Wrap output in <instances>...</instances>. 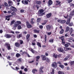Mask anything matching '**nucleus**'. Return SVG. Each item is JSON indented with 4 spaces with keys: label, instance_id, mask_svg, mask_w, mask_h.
I'll use <instances>...</instances> for the list:
<instances>
[{
    "label": "nucleus",
    "instance_id": "12",
    "mask_svg": "<svg viewBox=\"0 0 74 74\" xmlns=\"http://www.w3.org/2000/svg\"><path fill=\"white\" fill-rule=\"evenodd\" d=\"M30 35L29 34H27L26 36V39L28 42L29 41V38H30Z\"/></svg>",
    "mask_w": 74,
    "mask_h": 74
},
{
    "label": "nucleus",
    "instance_id": "35",
    "mask_svg": "<svg viewBox=\"0 0 74 74\" xmlns=\"http://www.w3.org/2000/svg\"><path fill=\"white\" fill-rule=\"evenodd\" d=\"M55 71V69H52V72H51V74H54L55 73V72L54 71Z\"/></svg>",
    "mask_w": 74,
    "mask_h": 74
},
{
    "label": "nucleus",
    "instance_id": "22",
    "mask_svg": "<svg viewBox=\"0 0 74 74\" xmlns=\"http://www.w3.org/2000/svg\"><path fill=\"white\" fill-rule=\"evenodd\" d=\"M53 2L51 0H49L48 2V4L49 5H51L52 4Z\"/></svg>",
    "mask_w": 74,
    "mask_h": 74
},
{
    "label": "nucleus",
    "instance_id": "25",
    "mask_svg": "<svg viewBox=\"0 0 74 74\" xmlns=\"http://www.w3.org/2000/svg\"><path fill=\"white\" fill-rule=\"evenodd\" d=\"M70 58V55H69L66 56L64 59L65 60H67Z\"/></svg>",
    "mask_w": 74,
    "mask_h": 74
},
{
    "label": "nucleus",
    "instance_id": "56",
    "mask_svg": "<svg viewBox=\"0 0 74 74\" xmlns=\"http://www.w3.org/2000/svg\"><path fill=\"white\" fill-rule=\"evenodd\" d=\"M24 70L25 71V72H27V68H25L24 69Z\"/></svg>",
    "mask_w": 74,
    "mask_h": 74
},
{
    "label": "nucleus",
    "instance_id": "62",
    "mask_svg": "<svg viewBox=\"0 0 74 74\" xmlns=\"http://www.w3.org/2000/svg\"><path fill=\"white\" fill-rule=\"evenodd\" d=\"M19 73L20 74H23V73H22V71L21 70L19 71Z\"/></svg>",
    "mask_w": 74,
    "mask_h": 74
},
{
    "label": "nucleus",
    "instance_id": "61",
    "mask_svg": "<svg viewBox=\"0 0 74 74\" xmlns=\"http://www.w3.org/2000/svg\"><path fill=\"white\" fill-rule=\"evenodd\" d=\"M21 70H23V69H25V67L22 66L21 67Z\"/></svg>",
    "mask_w": 74,
    "mask_h": 74
},
{
    "label": "nucleus",
    "instance_id": "52",
    "mask_svg": "<svg viewBox=\"0 0 74 74\" xmlns=\"http://www.w3.org/2000/svg\"><path fill=\"white\" fill-rule=\"evenodd\" d=\"M39 27L40 29H43V26L42 25H40L39 26Z\"/></svg>",
    "mask_w": 74,
    "mask_h": 74
},
{
    "label": "nucleus",
    "instance_id": "43",
    "mask_svg": "<svg viewBox=\"0 0 74 74\" xmlns=\"http://www.w3.org/2000/svg\"><path fill=\"white\" fill-rule=\"evenodd\" d=\"M59 67H61V69H64V66L63 65H59Z\"/></svg>",
    "mask_w": 74,
    "mask_h": 74
},
{
    "label": "nucleus",
    "instance_id": "63",
    "mask_svg": "<svg viewBox=\"0 0 74 74\" xmlns=\"http://www.w3.org/2000/svg\"><path fill=\"white\" fill-rule=\"evenodd\" d=\"M57 64H59L60 65H62V63H61L60 62H57Z\"/></svg>",
    "mask_w": 74,
    "mask_h": 74
},
{
    "label": "nucleus",
    "instance_id": "55",
    "mask_svg": "<svg viewBox=\"0 0 74 74\" xmlns=\"http://www.w3.org/2000/svg\"><path fill=\"white\" fill-rule=\"evenodd\" d=\"M11 55L12 56H14V55H15V53H11Z\"/></svg>",
    "mask_w": 74,
    "mask_h": 74
},
{
    "label": "nucleus",
    "instance_id": "42",
    "mask_svg": "<svg viewBox=\"0 0 74 74\" xmlns=\"http://www.w3.org/2000/svg\"><path fill=\"white\" fill-rule=\"evenodd\" d=\"M41 3V1H37L36 2V4H39V5Z\"/></svg>",
    "mask_w": 74,
    "mask_h": 74
},
{
    "label": "nucleus",
    "instance_id": "44",
    "mask_svg": "<svg viewBox=\"0 0 74 74\" xmlns=\"http://www.w3.org/2000/svg\"><path fill=\"white\" fill-rule=\"evenodd\" d=\"M49 42H53V39H50V40H49Z\"/></svg>",
    "mask_w": 74,
    "mask_h": 74
},
{
    "label": "nucleus",
    "instance_id": "13",
    "mask_svg": "<svg viewBox=\"0 0 74 74\" xmlns=\"http://www.w3.org/2000/svg\"><path fill=\"white\" fill-rule=\"evenodd\" d=\"M51 16H52L51 13L48 14L46 15V18H49L51 17Z\"/></svg>",
    "mask_w": 74,
    "mask_h": 74
},
{
    "label": "nucleus",
    "instance_id": "28",
    "mask_svg": "<svg viewBox=\"0 0 74 74\" xmlns=\"http://www.w3.org/2000/svg\"><path fill=\"white\" fill-rule=\"evenodd\" d=\"M37 45L39 47H40V48H41V43L38 42H37Z\"/></svg>",
    "mask_w": 74,
    "mask_h": 74
},
{
    "label": "nucleus",
    "instance_id": "41",
    "mask_svg": "<svg viewBox=\"0 0 74 74\" xmlns=\"http://www.w3.org/2000/svg\"><path fill=\"white\" fill-rule=\"evenodd\" d=\"M4 4L5 7H9L8 4L6 2H5Z\"/></svg>",
    "mask_w": 74,
    "mask_h": 74
},
{
    "label": "nucleus",
    "instance_id": "40",
    "mask_svg": "<svg viewBox=\"0 0 74 74\" xmlns=\"http://www.w3.org/2000/svg\"><path fill=\"white\" fill-rule=\"evenodd\" d=\"M26 54V55L27 54V52H25V51H24L22 52V55H25V54Z\"/></svg>",
    "mask_w": 74,
    "mask_h": 74
},
{
    "label": "nucleus",
    "instance_id": "10",
    "mask_svg": "<svg viewBox=\"0 0 74 74\" xmlns=\"http://www.w3.org/2000/svg\"><path fill=\"white\" fill-rule=\"evenodd\" d=\"M40 57L42 58V60H45L47 59V57H46V56L45 55H41Z\"/></svg>",
    "mask_w": 74,
    "mask_h": 74
},
{
    "label": "nucleus",
    "instance_id": "57",
    "mask_svg": "<svg viewBox=\"0 0 74 74\" xmlns=\"http://www.w3.org/2000/svg\"><path fill=\"white\" fill-rule=\"evenodd\" d=\"M11 12H12V11H11L9 10L8 11L7 13H8V14H11Z\"/></svg>",
    "mask_w": 74,
    "mask_h": 74
},
{
    "label": "nucleus",
    "instance_id": "64",
    "mask_svg": "<svg viewBox=\"0 0 74 74\" xmlns=\"http://www.w3.org/2000/svg\"><path fill=\"white\" fill-rule=\"evenodd\" d=\"M71 14H72V15H74V10L72 11Z\"/></svg>",
    "mask_w": 74,
    "mask_h": 74
},
{
    "label": "nucleus",
    "instance_id": "8",
    "mask_svg": "<svg viewBox=\"0 0 74 74\" xmlns=\"http://www.w3.org/2000/svg\"><path fill=\"white\" fill-rule=\"evenodd\" d=\"M60 28L61 29V30L60 32V34H62L64 33V29H62V26H60Z\"/></svg>",
    "mask_w": 74,
    "mask_h": 74
},
{
    "label": "nucleus",
    "instance_id": "11",
    "mask_svg": "<svg viewBox=\"0 0 74 74\" xmlns=\"http://www.w3.org/2000/svg\"><path fill=\"white\" fill-rule=\"evenodd\" d=\"M51 25H47L46 26V30H47L50 31V30H51Z\"/></svg>",
    "mask_w": 74,
    "mask_h": 74
},
{
    "label": "nucleus",
    "instance_id": "6",
    "mask_svg": "<svg viewBox=\"0 0 74 74\" xmlns=\"http://www.w3.org/2000/svg\"><path fill=\"white\" fill-rule=\"evenodd\" d=\"M26 23H27L26 25L27 28H32V26L31 24L29 23L28 22H27Z\"/></svg>",
    "mask_w": 74,
    "mask_h": 74
},
{
    "label": "nucleus",
    "instance_id": "7",
    "mask_svg": "<svg viewBox=\"0 0 74 74\" xmlns=\"http://www.w3.org/2000/svg\"><path fill=\"white\" fill-rule=\"evenodd\" d=\"M57 63L56 62H54L53 64H52V66L54 69H56L57 67Z\"/></svg>",
    "mask_w": 74,
    "mask_h": 74
},
{
    "label": "nucleus",
    "instance_id": "27",
    "mask_svg": "<svg viewBox=\"0 0 74 74\" xmlns=\"http://www.w3.org/2000/svg\"><path fill=\"white\" fill-rule=\"evenodd\" d=\"M16 58H19V57L21 56L19 53H17L16 55Z\"/></svg>",
    "mask_w": 74,
    "mask_h": 74
},
{
    "label": "nucleus",
    "instance_id": "29",
    "mask_svg": "<svg viewBox=\"0 0 74 74\" xmlns=\"http://www.w3.org/2000/svg\"><path fill=\"white\" fill-rule=\"evenodd\" d=\"M69 30H70V27H67L66 28V30L65 31V32H67L68 31H69Z\"/></svg>",
    "mask_w": 74,
    "mask_h": 74
},
{
    "label": "nucleus",
    "instance_id": "19",
    "mask_svg": "<svg viewBox=\"0 0 74 74\" xmlns=\"http://www.w3.org/2000/svg\"><path fill=\"white\" fill-rule=\"evenodd\" d=\"M8 2L9 4V6H11V5H12L13 4V2H12V1H8Z\"/></svg>",
    "mask_w": 74,
    "mask_h": 74
},
{
    "label": "nucleus",
    "instance_id": "1",
    "mask_svg": "<svg viewBox=\"0 0 74 74\" xmlns=\"http://www.w3.org/2000/svg\"><path fill=\"white\" fill-rule=\"evenodd\" d=\"M4 45L5 47L7 48L8 50H10V49H11V45H10V44H9V43L5 42Z\"/></svg>",
    "mask_w": 74,
    "mask_h": 74
},
{
    "label": "nucleus",
    "instance_id": "15",
    "mask_svg": "<svg viewBox=\"0 0 74 74\" xmlns=\"http://www.w3.org/2000/svg\"><path fill=\"white\" fill-rule=\"evenodd\" d=\"M61 40H62V44L63 45L65 44V43L66 42V40H65V39H64V38H62Z\"/></svg>",
    "mask_w": 74,
    "mask_h": 74
},
{
    "label": "nucleus",
    "instance_id": "48",
    "mask_svg": "<svg viewBox=\"0 0 74 74\" xmlns=\"http://www.w3.org/2000/svg\"><path fill=\"white\" fill-rule=\"evenodd\" d=\"M70 64L71 66H72V65L74 64V61H71L70 63Z\"/></svg>",
    "mask_w": 74,
    "mask_h": 74
},
{
    "label": "nucleus",
    "instance_id": "20",
    "mask_svg": "<svg viewBox=\"0 0 74 74\" xmlns=\"http://www.w3.org/2000/svg\"><path fill=\"white\" fill-rule=\"evenodd\" d=\"M15 44L16 47H20V43L18 42H16Z\"/></svg>",
    "mask_w": 74,
    "mask_h": 74
},
{
    "label": "nucleus",
    "instance_id": "39",
    "mask_svg": "<svg viewBox=\"0 0 74 74\" xmlns=\"http://www.w3.org/2000/svg\"><path fill=\"white\" fill-rule=\"evenodd\" d=\"M73 15H72V14H71V13L70 14H69V18H68V19H70V20H71V18H72Z\"/></svg>",
    "mask_w": 74,
    "mask_h": 74
},
{
    "label": "nucleus",
    "instance_id": "33",
    "mask_svg": "<svg viewBox=\"0 0 74 74\" xmlns=\"http://www.w3.org/2000/svg\"><path fill=\"white\" fill-rule=\"evenodd\" d=\"M66 22V20H62L61 21V23H64Z\"/></svg>",
    "mask_w": 74,
    "mask_h": 74
},
{
    "label": "nucleus",
    "instance_id": "21",
    "mask_svg": "<svg viewBox=\"0 0 74 74\" xmlns=\"http://www.w3.org/2000/svg\"><path fill=\"white\" fill-rule=\"evenodd\" d=\"M45 60H46V62L47 63H50V62H51L50 59L48 58V57H46V59Z\"/></svg>",
    "mask_w": 74,
    "mask_h": 74
},
{
    "label": "nucleus",
    "instance_id": "59",
    "mask_svg": "<svg viewBox=\"0 0 74 74\" xmlns=\"http://www.w3.org/2000/svg\"><path fill=\"white\" fill-rule=\"evenodd\" d=\"M16 23H18V24H21V22L20 21H17Z\"/></svg>",
    "mask_w": 74,
    "mask_h": 74
},
{
    "label": "nucleus",
    "instance_id": "60",
    "mask_svg": "<svg viewBox=\"0 0 74 74\" xmlns=\"http://www.w3.org/2000/svg\"><path fill=\"white\" fill-rule=\"evenodd\" d=\"M73 1V0H69L68 1V2L69 3H71L72 1Z\"/></svg>",
    "mask_w": 74,
    "mask_h": 74
},
{
    "label": "nucleus",
    "instance_id": "54",
    "mask_svg": "<svg viewBox=\"0 0 74 74\" xmlns=\"http://www.w3.org/2000/svg\"><path fill=\"white\" fill-rule=\"evenodd\" d=\"M64 46L65 47H68L69 45H68V44H65Z\"/></svg>",
    "mask_w": 74,
    "mask_h": 74
},
{
    "label": "nucleus",
    "instance_id": "58",
    "mask_svg": "<svg viewBox=\"0 0 74 74\" xmlns=\"http://www.w3.org/2000/svg\"><path fill=\"white\" fill-rule=\"evenodd\" d=\"M24 10H20V12H21V13H23V12H24Z\"/></svg>",
    "mask_w": 74,
    "mask_h": 74
},
{
    "label": "nucleus",
    "instance_id": "31",
    "mask_svg": "<svg viewBox=\"0 0 74 74\" xmlns=\"http://www.w3.org/2000/svg\"><path fill=\"white\" fill-rule=\"evenodd\" d=\"M60 3H61V2L59 1H56V5H60Z\"/></svg>",
    "mask_w": 74,
    "mask_h": 74
},
{
    "label": "nucleus",
    "instance_id": "16",
    "mask_svg": "<svg viewBox=\"0 0 74 74\" xmlns=\"http://www.w3.org/2000/svg\"><path fill=\"white\" fill-rule=\"evenodd\" d=\"M40 58V56H38L36 57V62H39V59Z\"/></svg>",
    "mask_w": 74,
    "mask_h": 74
},
{
    "label": "nucleus",
    "instance_id": "37",
    "mask_svg": "<svg viewBox=\"0 0 74 74\" xmlns=\"http://www.w3.org/2000/svg\"><path fill=\"white\" fill-rule=\"evenodd\" d=\"M58 74H64V73L62 71H59L58 72Z\"/></svg>",
    "mask_w": 74,
    "mask_h": 74
},
{
    "label": "nucleus",
    "instance_id": "46",
    "mask_svg": "<svg viewBox=\"0 0 74 74\" xmlns=\"http://www.w3.org/2000/svg\"><path fill=\"white\" fill-rule=\"evenodd\" d=\"M11 16H13L12 15H9L6 16V18H10Z\"/></svg>",
    "mask_w": 74,
    "mask_h": 74
},
{
    "label": "nucleus",
    "instance_id": "18",
    "mask_svg": "<svg viewBox=\"0 0 74 74\" xmlns=\"http://www.w3.org/2000/svg\"><path fill=\"white\" fill-rule=\"evenodd\" d=\"M22 37V34H17V38H20L21 37Z\"/></svg>",
    "mask_w": 74,
    "mask_h": 74
},
{
    "label": "nucleus",
    "instance_id": "26",
    "mask_svg": "<svg viewBox=\"0 0 74 74\" xmlns=\"http://www.w3.org/2000/svg\"><path fill=\"white\" fill-rule=\"evenodd\" d=\"M70 19H68V20L66 23V25H69L70 23Z\"/></svg>",
    "mask_w": 74,
    "mask_h": 74
},
{
    "label": "nucleus",
    "instance_id": "4",
    "mask_svg": "<svg viewBox=\"0 0 74 74\" xmlns=\"http://www.w3.org/2000/svg\"><path fill=\"white\" fill-rule=\"evenodd\" d=\"M10 10H11L12 11H13L14 12H16V11H17V9L13 6H11V7Z\"/></svg>",
    "mask_w": 74,
    "mask_h": 74
},
{
    "label": "nucleus",
    "instance_id": "14",
    "mask_svg": "<svg viewBox=\"0 0 74 74\" xmlns=\"http://www.w3.org/2000/svg\"><path fill=\"white\" fill-rule=\"evenodd\" d=\"M40 30H37L36 29H35L34 30V33H40Z\"/></svg>",
    "mask_w": 74,
    "mask_h": 74
},
{
    "label": "nucleus",
    "instance_id": "47",
    "mask_svg": "<svg viewBox=\"0 0 74 74\" xmlns=\"http://www.w3.org/2000/svg\"><path fill=\"white\" fill-rule=\"evenodd\" d=\"M69 26L71 27L73 26V23H69Z\"/></svg>",
    "mask_w": 74,
    "mask_h": 74
},
{
    "label": "nucleus",
    "instance_id": "45",
    "mask_svg": "<svg viewBox=\"0 0 74 74\" xmlns=\"http://www.w3.org/2000/svg\"><path fill=\"white\" fill-rule=\"evenodd\" d=\"M18 30H20L22 29V27H21V25H18Z\"/></svg>",
    "mask_w": 74,
    "mask_h": 74
},
{
    "label": "nucleus",
    "instance_id": "23",
    "mask_svg": "<svg viewBox=\"0 0 74 74\" xmlns=\"http://www.w3.org/2000/svg\"><path fill=\"white\" fill-rule=\"evenodd\" d=\"M64 17L65 19H68L69 17V15L68 14H65V15L64 16Z\"/></svg>",
    "mask_w": 74,
    "mask_h": 74
},
{
    "label": "nucleus",
    "instance_id": "30",
    "mask_svg": "<svg viewBox=\"0 0 74 74\" xmlns=\"http://www.w3.org/2000/svg\"><path fill=\"white\" fill-rule=\"evenodd\" d=\"M42 69H43V67H41L39 69V71L40 72L43 73H44V71H42Z\"/></svg>",
    "mask_w": 74,
    "mask_h": 74
},
{
    "label": "nucleus",
    "instance_id": "50",
    "mask_svg": "<svg viewBox=\"0 0 74 74\" xmlns=\"http://www.w3.org/2000/svg\"><path fill=\"white\" fill-rule=\"evenodd\" d=\"M64 50L65 51H68V48L67 47H64Z\"/></svg>",
    "mask_w": 74,
    "mask_h": 74
},
{
    "label": "nucleus",
    "instance_id": "17",
    "mask_svg": "<svg viewBox=\"0 0 74 74\" xmlns=\"http://www.w3.org/2000/svg\"><path fill=\"white\" fill-rule=\"evenodd\" d=\"M29 50L32 52V53H35V51H34L33 49L31 48H29Z\"/></svg>",
    "mask_w": 74,
    "mask_h": 74
},
{
    "label": "nucleus",
    "instance_id": "3",
    "mask_svg": "<svg viewBox=\"0 0 74 74\" xmlns=\"http://www.w3.org/2000/svg\"><path fill=\"white\" fill-rule=\"evenodd\" d=\"M58 50L59 52H62L64 53H65V51H64V50L62 48V47L58 48Z\"/></svg>",
    "mask_w": 74,
    "mask_h": 74
},
{
    "label": "nucleus",
    "instance_id": "24",
    "mask_svg": "<svg viewBox=\"0 0 74 74\" xmlns=\"http://www.w3.org/2000/svg\"><path fill=\"white\" fill-rule=\"evenodd\" d=\"M32 71L33 73L34 74L36 72H37V69H33Z\"/></svg>",
    "mask_w": 74,
    "mask_h": 74
},
{
    "label": "nucleus",
    "instance_id": "51",
    "mask_svg": "<svg viewBox=\"0 0 74 74\" xmlns=\"http://www.w3.org/2000/svg\"><path fill=\"white\" fill-rule=\"evenodd\" d=\"M11 14L12 15H16V13L15 12H13L11 13Z\"/></svg>",
    "mask_w": 74,
    "mask_h": 74
},
{
    "label": "nucleus",
    "instance_id": "5",
    "mask_svg": "<svg viewBox=\"0 0 74 74\" xmlns=\"http://www.w3.org/2000/svg\"><path fill=\"white\" fill-rule=\"evenodd\" d=\"M44 11V10H43V9H42L39 10V11H38V13L40 14H41L40 15V16H42V15H44V13H42V12H43Z\"/></svg>",
    "mask_w": 74,
    "mask_h": 74
},
{
    "label": "nucleus",
    "instance_id": "32",
    "mask_svg": "<svg viewBox=\"0 0 74 74\" xmlns=\"http://www.w3.org/2000/svg\"><path fill=\"white\" fill-rule=\"evenodd\" d=\"M24 5H27V4H29V2H28V1L25 0L24 1Z\"/></svg>",
    "mask_w": 74,
    "mask_h": 74
},
{
    "label": "nucleus",
    "instance_id": "38",
    "mask_svg": "<svg viewBox=\"0 0 74 74\" xmlns=\"http://www.w3.org/2000/svg\"><path fill=\"white\" fill-rule=\"evenodd\" d=\"M41 20V19L40 18H38L37 21V22H40Z\"/></svg>",
    "mask_w": 74,
    "mask_h": 74
},
{
    "label": "nucleus",
    "instance_id": "53",
    "mask_svg": "<svg viewBox=\"0 0 74 74\" xmlns=\"http://www.w3.org/2000/svg\"><path fill=\"white\" fill-rule=\"evenodd\" d=\"M18 25H19V24H18V23L14 25V26L16 27H17L18 26Z\"/></svg>",
    "mask_w": 74,
    "mask_h": 74
},
{
    "label": "nucleus",
    "instance_id": "36",
    "mask_svg": "<svg viewBox=\"0 0 74 74\" xmlns=\"http://www.w3.org/2000/svg\"><path fill=\"white\" fill-rule=\"evenodd\" d=\"M53 57H54L55 58H57V57H58V55H56L54 53L53 55Z\"/></svg>",
    "mask_w": 74,
    "mask_h": 74
},
{
    "label": "nucleus",
    "instance_id": "2",
    "mask_svg": "<svg viewBox=\"0 0 74 74\" xmlns=\"http://www.w3.org/2000/svg\"><path fill=\"white\" fill-rule=\"evenodd\" d=\"M13 36V35L6 34L5 35L4 37H6L7 38H10L12 37Z\"/></svg>",
    "mask_w": 74,
    "mask_h": 74
},
{
    "label": "nucleus",
    "instance_id": "9",
    "mask_svg": "<svg viewBox=\"0 0 74 74\" xmlns=\"http://www.w3.org/2000/svg\"><path fill=\"white\" fill-rule=\"evenodd\" d=\"M36 22V20L34 18H32L31 20V23L32 25H33Z\"/></svg>",
    "mask_w": 74,
    "mask_h": 74
},
{
    "label": "nucleus",
    "instance_id": "49",
    "mask_svg": "<svg viewBox=\"0 0 74 74\" xmlns=\"http://www.w3.org/2000/svg\"><path fill=\"white\" fill-rule=\"evenodd\" d=\"M20 44H23V41L22 40H20Z\"/></svg>",
    "mask_w": 74,
    "mask_h": 74
},
{
    "label": "nucleus",
    "instance_id": "34",
    "mask_svg": "<svg viewBox=\"0 0 74 74\" xmlns=\"http://www.w3.org/2000/svg\"><path fill=\"white\" fill-rule=\"evenodd\" d=\"M45 43L47 42V35H46L45 36Z\"/></svg>",
    "mask_w": 74,
    "mask_h": 74
}]
</instances>
